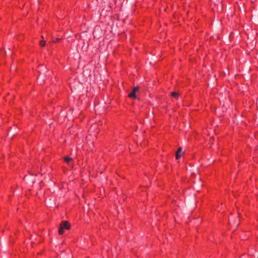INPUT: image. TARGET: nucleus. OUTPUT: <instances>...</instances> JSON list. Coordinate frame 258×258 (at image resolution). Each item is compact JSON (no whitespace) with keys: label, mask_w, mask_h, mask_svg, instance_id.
<instances>
[{"label":"nucleus","mask_w":258,"mask_h":258,"mask_svg":"<svg viewBox=\"0 0 258 258\" xmlns=\"http://www.w3.org/2000/svg\"><path fill=\"white\" fill-rule=\"evenodd\" d=\"M70 228V224L67 221H63L60 224V227L58 229V233L62 235L64 233V230H68Z\"/></svg>","instance_id":"f257e3e1"},{"label":"nucleus","mask_w":258,"mask_h":258,"mask_svg":"<svg viewBox=\"0 0 258 258\" xmlns=\"http://www.w3.org/2000/svg\"><path fill=\"white\" fill-rule=\"evenodd\" d=\"M138 90V87H135L132 92L128 94V96L131 98L135 99L136 98V92Z\"/></svg>","instance_id":"f03ea898"},{"label":"nucleus","mask_w":258,"mask_h":258,"mask_svg":"<svg viewBox=\"0 0 258 258\" xmlns=\"http://www.w3.org/2000/svg\"><path fill=\"white\" fill-rule=\"evenodd\" d=\"M181 152H182V149L181 148H179L176 154V158L177 159H178V158H179L180 157Z\"/></svg>","instance_id":"7ed1b4c3"},{"label":"nucleus","mask_w":258,"mask_h":258,"mask_svg":"<svg viewBox=\"0 0 258 258\" xmlns=\"http://www.w3.org/2000/svg\"><path fill=\"white\" fill-rule=\"evenodd\" d=\"M64 160L67 163L69 164L72 161V158L68 157H64Z\"/></svg>","instance_id":"20e7f679"},{"label":"nucleus","mask_w":258,"mask_h":258,"mask_svg":"<svg viewBox=\"0 0 258 258\" xmlns=\"http://www.w3.org/2000/svg\"><path fill=\"white\" fill-rule=\"evenodd\" d=\"M171 95L174 98H177L178 96V94L177 92H172Z\"/></svg>","instance_id":"39448f33"},{"label":"nucleus","mask_w":258,"mask_h":258,"mask_svg":"<svg viewBox=\"0 0 258 258\" xmlns=\"http://www.w3.org/2000/svg\"><path fill=\"white\" fill-rule=\"evenodd\" d=\"M45 44V41L44 40H42L40 42V45L42 47H43Z\"/></svg>","instance_id":"423d86ee"}]
</instances>
